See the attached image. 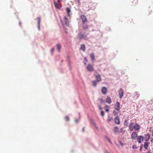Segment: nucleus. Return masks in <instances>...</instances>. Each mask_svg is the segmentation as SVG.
<instances>
[{
    "label": "nucleus",
    "mask_w": 153,
    "mask_h": 153,
    "mask_svg": "<svg viewBox=\"0 0 153 153\" xmlns=\"http://www.w3.org/2000/svg\"><path fill=\"white\" fill-rule=\"evenodd\" d=\"M61 23L64 27L65 25L67 26H69V22L68 19L66 16H64L63 19H60Z\"/></svg>",
    "instance_id": "2"
},
{
    "label": "nucleus",
    "mask_w": 153,
    "mask_h": 153,
    "mask_svg": "<svg viewBox=\"0 0 153 153\" xmlns=\"http://www.w3.org/2000/svg\"><path fill=\"white\" fill-rule=\"evenodd\" d=\"M132 148L134 149H136L137 148V147L136 145H133L132 146Z\"/></svg>",
    "instance_id": "31"
},
{
    "label": "nucleus",
    "mask_w": 153,
    "mask_h": 153,
    "mask_svg": "<svg viewBox=\"0 0 153 153\" xmlns=\"http://www.w3.org/2000/svg\"><path fill=\"white\" fill-rule=\"evenodd\" d=\"M84 60L86 62L88 61L86 57L84 58Z\"/></svg>",
    "instance_id": "34"
},
{
    "label": "nucleus",
    "mask_w": 153,
    "mask_h": 153,
    "mask_svg": "<svg viewBox=\"0 0 153 153\" xmlns=\"http://www.w3.org/2000/svg\"><path fill=\"white\" fill-rule=\"evenodd\" d=\"M140 96V94L138 92H136L134 94V97L136 99L138 98Z\"/></svg>",
    "instance_id": "20"
},
{
    "label": "nucleus",
    "mask_w": 153,
    "mask_h": 153,
    "mask_svg": "<svg viewBox=\"0 0 153 153\" xmlns=\"http://www.w3.org/2000/svg\"><path fill=\"white\" fill-rule=\"evenodd\" d=\"M99 108H100V109L101 111L102 110V108H101V106H100V105H99Z\"/></svg>",
    "instance_id": "36"
},
{
    "label": "nucleus",
    "mask_w": 153,
    "mask_h": 153,
    "mask_svg": "<svg viewBox=\"0 0 153 153\" xmlns=\"http://www.w3.org/2000/svg\"><path fill=\"white\" fill-rule=\"evenodd\" d=\"M150 137V134L149 133H148L145 135V136L144 138L146 141H148Z\"/></svg>",
    "instance_id": "14"
},
{
    "label": "nucleus",
    "mask_w": 153,
    "mask_h": 153,
    "mask_svg": "<svg viewBox=\"0 0 153 153\" xmlns=\"http://www.w3.org/2000/svg\"><path fill=\"white\" fill-rule=\"evenodd\" d=\"M113 130L114 133H118L119 131V128L118 127H114V128Z\"/></svg>",
    "instance_id": "19"
},
{
    "label": "nucleus",
    "mask_w": 153,
    "mask_h": 153,
    "mask_svg": "<svg viewBox=\"0 0 153 153\" xmlns=\"http://www.w3.org/2000/svg\"><path fill=\"white\" fill-rule=\"evenodd\" d=\"M132 5L135 6L138 4V1L137 0H133L132 1Z\"/></svg>",
    "instance_id": "23"
},
{
    "label": "nucleus",
    "mask_w": 153,
    "mask_h": 153,
    "mask_svg": "<svg viewBox=\"0 0 153 153\" xmlns=\"http://www.w3.org/2000/svg\"><path fill=\"white\" fill-rule=\"evenodd\" d=\"M101 115L102 116H104V112L102 110L101 111Z\"/></svg>",
    "instance_id": "29"
},
{
    "label": "nucleus",
    "mask_w": 153,
    "mask_h": 153,
    "mask_svg": "<svg viewBox=\"0 0 153 153\" xmlns=\"http://www.w3.org/2000/svg\"><path fill=\"white\" fill-rule=\"evenodd\" d=\"M86 68L87 70L90 72H92L94 70L93 66L89 64L87 65Z\"/></svg>",
    "instance_id": "6"
},
{
    "label": "nucleus",
    "mask_w": 153,
    "mask_h": 153,
    "mask_svg": "<svg viewBox=\"0 0 153 153\" xmlns=\"http://www.w3.org/2000/svg\"><path fill=\"white\" fill-rule=\"evenodd\" d=\"M115 108L117 110H119L120 108V104L118 102H116L115 105Z\"/></svg>",
    "instance_id": "10"
},
{
    "label": "nucleus",
    "mask_w": 153,
    "mask_h": 153,
    "mask_svg": "<svg viewBox=\"0 0 153 153\" xmlns=\"http://www.w3.org/2000/svg\"><path fill=\"white\" fill-rule=\"evenodd\" d=\"M80 49L82 51H85V47L84 44H82L81 45V47L80 48Z\"/></svg>",
    "instance_id": "16"
},
{
    "label": "nucleus",
    "mask_w": 153,
    "mask_h": 153,
    "mask_svg": "<svg viewBox=\"0 0 153 153\" xmlns=\"http://www.w3.org/2000/svg\"><path fill=\"white\" fill-rule=\"evenodd\" d=\"M62 0H58V2H60L61 1H62Z\"/></svg>",
    "instance_id": "38"
},
{
    "label": "nucleus",
    "mask_w": 153,
    "mask_h": 153,
    "mask_svg": "<svg viewBox=\"0 0 153 153\" xmlns=\"http://www.w3.org/2000/svg\"><path fill=\"white\" fill-rule=\"evenodd\" d=\"M120 144L122 143H121V142H120Z\"/></svg>",
    "instance_id": "46"
},
{
    "label": "nucleus",
    "mask_w": 153,
    "mask_h": 153,
    "mask_svg": "<svg viewBox=\"0 0 153 153\" xmlns=\"http://www.w3.org/2000/svg\"><path fill=\"white\" fill-rule=\"evenodd\" d=\"M54 5H55V7L56 8H58V9L59 8V6H58V4L56 3V2H54Z\"/></svg>",
    "instance_id": "27"
},
{
    "label": "nucleus",
    "mask_w": 153,
    "mask_h": 153,
    "mask_svg": "<svg viewBox=\"0 0 153 153\" xmlns=\"http://www.w3.org/2000/svg\"><path fill=\"white\" fill-rule=\"evenodd\" d=\"M108 140L109 141V142H110V140L109 139H108Z\"/></svg>",
    "instance_id": "44"
},
{
    "label": "nucleus",
    "mask_w": 153,
    "mask_h": 153,
    "mask_svg": "<svg viewBox=\"0 0 153 153\" xmlns=\"http://www.w3.org/2000/svg\"><path fill=\"white\" fill-rule=\"evenodd\" d=\"M105 102L109 104H110L111 102V100L110 97H108L105 99Z\"/></svg>",
    "instance_id": "15"
},
{
    "label": "nucleus",
    "mask_w": 153,
    "mask_h": 153,
    "mask_svg": "<svg viewBox=\"0 0 153 153\" xmlns=\"http://www.w3.org/2000/svg\"><path fill=\"white\" fill-rule=\"evenodd\" d=\"M54 48H53L51 50V51L52 53H53L54 51Z\"/></svg>",
    "instance_id": "33"
},
{
    "label": "nucleus",
    "mask_w": 153,
    "mask_h": 153,
    "mask_svg": "<svg viewBox=\"0 0 153 153\" xmlns=\"http://www.w3.org/2000/svg\"><path fill=\"white\" fill-rule=\"evenodd\" d=\"M113 120V118L112 117H108L107 119V121L108 123H109Z\"/></svg>",
    "instance_id": "22"
},
{
    "label": "nucleus",
    "mask_w": 153,
    "mask_h": 153,
    "mask_svg": "<svg viewBox=\"0 0 153 153\" xmlns=\"http://www.w3.org/2000/svg\"><path fill=\"white\" fill-rule=\"evenodd\" d=\"M81 18L82 20V22L83 23H84L85 22H86L87 20V19L86 16L84 15H82L81 16Z\"/></svg>",
    "instance_id": "8"
},
{
    "label": "nucleus",
    "mask_w": 153,
    "mask_h": 153,
    "mask_svg": "<svg viewBox=\"0 0 153 153\" xmlns=\"http://www.w3.org/2000/svg\"><path fill=\"white\" fill-rule=\"evenodd\" d=\"M95 76L96 78V80H95L97 81V82H99L101 81V76L100 74L95 75Z\"/></svg>",
    "instance_id": "9"
},
{
    "label": "nucleus",
    "mask_w": 153,
    "mask_h": 153,
    "mask_svg": "<svg viewBox=\"0 0 153 153\" xmlns=\"http://www.w3.org/2000/svg\"><path fill=\"white\" fill-rule=\"evenodd\" d=\"M82 131H85V127H83V129H82Z\"/></svg>",
    "instance_id": "37"
},
{
    "label": "nucleus",
    "mask_w": 153,
    "mask_h": 153,
    "mask_svg": "<svg viewBox=\"0 0 153 153\" xmlns=\"http://www.w3.org/2000/svg\"><path fill=\"white\" fill-rule=\"evenodd\" d=\"M57 48L58 49V51L59 52L60 51L61 46L59 44H58L56 45Z\"/></svg>",
    "instance_id": "24"
},
{
    "label": "nucleus",
    "mask_w": 153,
    "mask_h": 153,
    "mask_svg": "<svg viewBox=\"0 0 153 153\" xmlns=\"http://www.w3.org/2000/svg\"><path fill=\"white\" fill-rule=\"evenodd\" d=\"M151 142L152 143H153V139L151 140Z\"/></svg>",
    "instance_id": "39"
},
{
    "label": "nucleus",
    "mask_w": 153,
    "mask_h": 153,
    "mask_svg": "<svg viewBox=\"0 0 153 153\" xmlns=\"http://www.w3.org/2000/svg\"><path fill=\"white\" fill-rule=\"evenodd\" d=\"M123 144H121V145H122V146H123Z\"/></svg>",
    "instance_id": "43"
},
{
    "label": "nucleus",
    "mask_w": 153,
    "mask_h": 153,
    "mask_svg": "<svg viewBox=\"0 0 153 153\" xmlns=\"http://www.w3.org/2000/svg\"><path fill=\"white\" fill-rule=\"evenodd\" d=\"M67 12V14L69 16H70V13L71 12V10L70 9V8L69 7H67L66 9Z\"/></svg>",
    "instance_id": "21"
},
{
    "label": "nucleus",
    "mask_w": 153,
    "mask_h": 153,
    "mask_svg": "<svg viewBox=\"0 0 153 153\" xmlns=\"http://www.w3.org/2000/svg\"><path fill=\"white\" fill-rule=\"evenodd\" d=\"M123 128H121L120 130L121 131V130H123Z\"/></svg>",
    "instance_id": "41"
},
{
    "label": "nucleus",
    "mask_w": 153,
    "mask_h": 153,
    "mask_svg": "<svg viewBox=\"0 0 153 153\" xmlns=\"http://www.w3.org/2000/svg\"><path fill=\"white\" fill-rule=\"evenodd\" d=\"M107 88L104 87L102 88L101 90V92L103 94H105L107 93Z\"/></svg>",
    "instance_id": "11"
},
{
    "label": "nucleus",
    "mask_w": 153,
    "mask_h": 153,
    "mask_svg": "<svg viewBox=\"0 0 153 153\" xmlns=\"http://www.w3.org/2000/svg\"><path fill=\"white\" fill-rule=\"evenodd\" d=\"M65 120L67 121H68L69 120V118L68 116H66L65 117Z\"/></svg>",
    "instance_id": "26"
},
{
    "label": "nucleus",
    "mask_w": 153,
    "mask_h": 153,
    "mask_svg": "<svg viewBox=\"0 0 153 153\" xmlns=\"http://www.w3.org/2000/svg\"><path fill=\"white\" fill-rule=\"evenodd\" d=\"M140 126L137 123L134 125L133 123H131L129 126V129L131 131L133 130L138 131L140 129Z\"/></svg>",
    "instance_id": "1"
},
{
    "label": "nucleus",
    "mask_w": 153,
    "mask_h": 153,
    "mask_svg": "<svg viewBox=\"0 0 153 153\" xmlns=\"http://www.w3.org/2000/svg\"><path fill=\"white\" fill-rule=\"evenodd\" d=\"M90 56L92 60H94L95 59V54L94 53H92L90 54Z\"/></svg>",
    "instance_id": "17"
},
{
    "label": "nucleus",
    "mask_w": 153,
    "mask_h": 153,
    "mask_svg": "<svg viewBox=\"0 0 153 153\" xmlns=\"http://www.w3.org/2000/svg\"><path fill=\"white\" fill-rule=\"evenodd\" d=\"M37 19L38 21L37 24L38 25V28L39 30H40V23L41 20V19L39 17H38L37 18Z\"/></svg>",
    "instance_id": "13"
},
{
    "label": "nucleus",
    "mask_w": 153,
    "mask_h": 153,
    "mask_svg": "<svg viewBox=\"0 0 153 153\" xmlns=\"http://www.w3.org/2000/svg\"><path fill=\"white\" fill-rule=\"evenodd\" d=\"M82 27L83 30H86L88 28V25L85 24H84L82 25Z\"/></svg>",
    "instance_id": "18"
},
{
    "label": "nucleus",
    "mask_w": 153,
    "mask_h": 153,
    "mask_svg": "<svg viewBox=\"0 0 153 153\" xmlns=\"http://www.w3.org/2000/svg\"><path fill=\"white\" fill-rule=\"evenodd\" d=\"M119 97L120 99H121L123 96L124 92L122 88H121L118 91Z\"/></svg>",
    "instance_id": "4"
},
{
    "label": "nucleus",
    "mask_w": 153,
    "mask_h": 153,
    "mask_svg": "<svg viewBox=\"0 0 153 153\" xmlns=\"http://www.w3.org/2000/svg\"><path fill=\"white\" fill-rule=\"evenodd\" d=\"M144 143L146 144V143H148V142H145V143Z\"/></svg>",
    "instance_id": "42"
},
{
    "label": "nucleus",
    "mask_w": 153,
    "mask_h": 153,
    "mask_svg": "<svg viewBox=\"0 0 153 153\" xmlns=\"http://www.w3.org/2000/svg\"><path fill=\"white\" fill-rule=\"evenodd\" d=\"M152 136H153V130L152 131Z\"/></svg>",
    "instance_id": "40"
},
{
    "label": "nucleus",
    "mask_w": 153,
    "mask_h": 153,
    "mask_svg": "<svg viewBox=\"0 0 153 153\" xmlns=\"http://www.w3.org/2000/svg\"><path fill=\"white\" fill-rule=\"evenodd\" d=\"M137 139L138 143H140L142 142L144 140V138L143 136L140 135L138 136Z\"/></svg>",
    "instance_id": "7"
},
{
    "label": "nucleus",
    "mask_w": 153,
    "mask_h": 153,
    "mask_svg": "<svg viewBox=\"0 0 153 153\" xmlns=\"http://www.w3.org/2000/svg\"><path fill=\"white\" fill-rule=\"evenodd\" d=\"M85 65H86V63L85 62Z\"/></svg>",
    "instance_id": "45"
},
{
    "label": "nucleus",
    "mask_w": 153,
    "mask_h": 153,
    "mask_svg": "<svg viewBox=\"0 0 153 153\" xmlns=\"http://www.w3.org/2000/svg\"><path fill=\"white\" fill-rule=\"evenodd\" d=\"M78 37L80 39H87V36L85 34H84L81 33H79L78 34Z\"/></svg>",
    "instance_id": "3"
},
{
    "label": "nucleus",
    "mask_w": 153,
    "mask_h": 153,
    "mask_svg": "<svg viewBox=\"0 0 153 153\" xmlns=\"http://www.w3.org/2000/svg\"><path fill=\"white\" fill-rule=\"evenodd\" d=\"M97 82H97V81L96 80L93 81H92V84L93 86L94 87H96L97 85Z\"/></svg>",
    "instance_id": "25"
},
{
    "label": "nucleus",
    "mask_w": 153,
    "mask_h": 153,
    "mask_svg": "<svg viewBox=\"0 0 153 153\" xmlns=\"http://www.w3.org/2000/svg\"><path fill=\"white\" fill-rule=\"evenodd\" d=\"M114 122L117 124H120V118L119 117L117 116L115 118Z\"/></svg>",
    "instance_id": "12"
},
{
    "label": "nucleus",
    "mask_w": 153,
    "mask_h": 153,
    "mask_svg": "<svg viewBox=\"0 0 153 153\" xmlns=\"http://www.w3.org/2000/svg\"><path fill=\"white\" fill-rule=\"evenodd\" d=\"M148 144H144V147L145 149H147L148 146Z\"/></svg>",
    "instance_id": "30"
},
{
    "label": "nucleus",
    "mask_w": 153,
    "mask_h": 153,
    "mask_svg": "<svg viewBox=\"0 0 153 153\" xmlns=\"http://www.w3.org/2000/svg\"><path fill=\"white\" fill-rule=\"evenodd\" d=\"M143 146V144H142V145H141L140 150V151H141V150Z\"/></svg>",
    "instance_id": "35"
},
{
    "label": "nucleus",
    "mask_w": 153,
    "mask_h": 153,
    "mask_svg": "<svg viewBox=\"0 0 153 153\" xmlns=\"http://www.w3.org/2000/svg\"><path fill=\"white\" fill-rule=\"evenodd\" d=\"M100 101L101 102L103 103V102H104L105 100H104L103 99H101L100 100Z\"/></svg>",
    "instance_id": "32"
},
{
    "label": "nucleus",
    "mask_w": 153,
    "mask_h": 153,
    "mask_svg": "<svg viewBox=\"0 0 153 153\" xmlns=\"http://www.w3.org/2000/svg\"><path fill=\"white\" fill-rule=\"evenodd\" d=\"M105 111L107 112H108L109 110L108 106L107 105H106L105 106Z\"/></svg>",
    "instance_id": "28"
},
{
    "label": "nucleus",
    "mask_w": 153,
    "mask_h": 153,
    "mask_svg": "<svg viewBox=\"0 0 153 153\" xmlns=\"http://www.w3.org/2000/svg\"><path fill=\"white\" fill-rule=\"evenodd\" d=\"M131 137L133 139L136 140L138 137L137 133L135 131L133 132L131 134Z\"/></svg>",
    "instance_id": "5"
}]
</instances>
